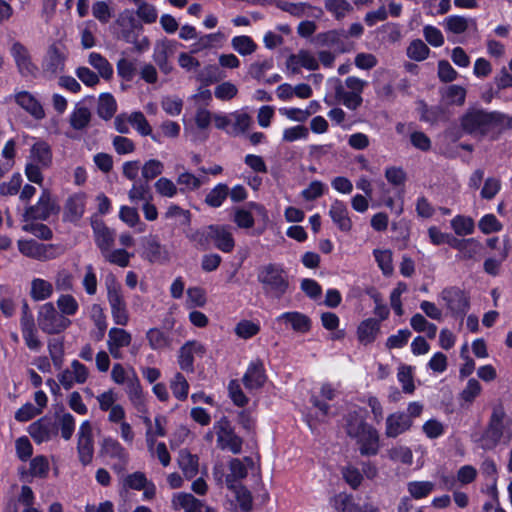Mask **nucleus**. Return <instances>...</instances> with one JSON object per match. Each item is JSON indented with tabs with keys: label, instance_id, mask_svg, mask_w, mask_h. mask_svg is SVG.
Listing matches in <instances>:
<instances>
[{
	"label": "nucleus",
	"instance_id": "obj_38",
	"mask_svg": "<svg viewBox=\"0 0 512 512\" xmlns=\"http://www.w3.org/2000/svg\"><path fill=\"white\" fill-rule=\"evenodd\" d=\"M178 464L186 478H194L198 473V457L187 450H181L178 456Z\"/></svg>",
	"mask_w": 512,
	"mask_h": 512
},
{
	"label": "nucleus",
	"instance_id": "obj_63",
	"mask_svg": "<svg viewBox=\"0 0 512 512\" xmlns=\"http://www.w3.org/2000/svg\"><path fill=\"white\" fill-rule=\"evenodd\" d=\"M186 307L188 309L204 307L207 302L205 291L200 287H190L186 291Z\"/></svg>",
	"mask_w": 512,
	"mask_h": 512
},
{
	"label": "nucleus",
	"instance_id": "obj_4",
	"mask_svg": "<svg viewBox=\"0 0 512 512\" xmlns=\"http://www.w3.org/2000/svg\"><path fill=\"white\" fill-rule=\"evenodd\" d=\"M52 164V151L49 144L39 140L31 148L28 162L25 166V175L30 182L42 185L44 177L42 171Z\"/></svg>",
	"mask_w": 512,
	"mask_h": 512
},
{
	"label": "nucleus",
	"instance_id": "obj_45",
	"mask_svg": "<svg viewBox=\"0 0 512 512\" xmlns=\"http://www.w3.org/2000/svg\"><path fill=\"white\" fill-rule=\"evenodd\" d=\"M117 110L115 98L109 93H103L99 96L97 113L104 120L111 119Z\"/></svg>",
	"mask_w": 512,
	"mask_h": 512
},
{
	"label": "nucleus",
	"instance_id": "obj_8",
	"mask_svg": "<svg viewBox=\"0 0 512 512\" xmlns=\"http://www.w3.org/2000/svg\"><path fill=\"white\" fill-rule=\"evenodd\" d=\"M114 27L117 30L118 38L127 43L135 42L136 32L142 29L141 22L132 9L121 11L114 22Z\"/></svg>",
	"mask_w": 512,
	"mask_h": 512
},
{
	"label": "nucleus",
	"instance_id": "obj_5",
	"mask_svg": "<svg viewBox=\"0 0 512 512\" xmlns=\"http://www.w3.org/2000/svg\"><path fill=\"white\" fill-rule=\"evenodd\" d=\"M107 300L111 310V316L116 325L126 326L130 321L127 302L124 298L121 284L114 275H109L105 281Z\"/></svg>",
	"mask_w": 512,
	"mask_h": 512
},
{
	"label": "nucleus",
	"instance_id": "obj_52",
	"mask_svg": "<svg viewBox=\"0 0 512 512\" xmlns=\"http://www.w3.org/2000/svg\"><path fill=\"white\" fill-rule=\"evenodd\" d=\"M128 197L132 203H138L139 201H143L145 203L147 201H151L152 194L148 182H135L128 192Z\"/></svg>",
	"mask_w": 512,
	"mask_h": 512
},
{
	"label": "nucleus",
	"instance_id": "obj_23",
	"mask_svg": "<svg viewBox=\"0 0 512 512\" xmlns=\"http://www.w3.org/2000/svg\"><path fill=\"white\" fill-rule=\"evenodd\" d=\"M413 420L404 412L390 414L386 419L385 434L387 437L395 438L409 430Z\"/></svg>",
	"mask_w": 512,
	"mask_h": 512
},
{
	"label": "nucleus",
	"instance_id": "obj_43",
	"mask_svg": "<svg viewBox=\"0 0 512 512\" xmlns=\"http://www.w3.org/2000/svg\"><path fill=\"white\" fill-rule=\"evenodd\" d=\"M443 24L446 31L453 34H462L467 31L471 24L475 25V21L463 16L452 15L445 18Z\"/></svg>",
	"mask_w": 512,
	"mask_h": 512
},
{
	"label": "nucleus",
	"instance_id": "obj_9",
	"mask_svg": "<svg viewBox=\"0 0 512 512\" xmlns=\"http://www.w3.org/2000/svg\"><path fill=\"white\" fill-rule=\"evenodd\" d=\"M59 208L48 190H43L37 203L25 209L24 218L28 220H46Z\"/></svg>",
	"mask_w": 512,
	"mask_h": 512
},
{
	"label": "nucleus",
	"instance_id": "obj_56",
	"mask_svg": "<svg viewBox=\"0 0 512 512\" xmlns=\"http://www.w3.org/2000/svg\"><path fill=\"white\" fill-rule=\"evenodd\" d=\"M90 318L98 329L97 338L102 339L107 329V317L100 304H92L90 308Z\"/></svg>",
	"mask_w": 512,
	"mask_h": 512
},
{
	"label": "nucleus",
	"instance_id": "obj_18",
	"mask_svg": "<svg viewBox=\"0 0 512 512\" xmlns=\"http://www.w3.org/2000/svg\"><path fill=\"white\" fill-rule=\"evenodd\" d=\"M88 376L89 371L87 367L80 363L78 360H73L70 368L59 374L58 380L65 389H70L75 383H85L88 379Z\"/></svg>",
	"mask_w": 512,
	"mask_h": 512
},
{
	"label": "nucleus",
	"instance_id": "obj_47",
	"mask_svg": "<svg viewBox=\"0 0 512 512\" xmlns=\"http://www.w3.org/2000/svg\"><path fill=\"white\" fill-rule=\"evenodd\" d=\"M169 386L173 396L176 399L180 401L187 399L189 393V383L182 373L176 372L170 379Z\"/></svg>",
	"mask_w": 512,
	"mask_h": 512
},
{
	"label": "nucleus",
	"instance_id": "obj_49",
	"mask_svg": "<svg viewBox=\"0 0 512 512\" xmlns=\"http://www.w3.org/2000/svg\"><path fill=\"white\" fill-rule=\"evenodd\" d=\"M450 224L458 236L470 235L475 230V222L469 216L457 215L451 220Z\"/></svg>",
	"mask_w": 512,
	"mask_h": 512
},
{
	"label": "nucleus",
	"instance_id": "obj_64",
	"mask_svg": "<svg viewBox=\"0 0 512 512\" xmlns=\"http://www.w3.org/2000/svg\"><path fill=\"white\" fill-rule=\"evenodd\" d=\"M202 180L190 172L180 173L177 177V184L180 185L179 191H194L201 187Z\"/></svg>",
	"mask_w": 512,
	"mask_h": 512
},
{
	"label": "nucleus",
	"instance_id": "obj_40",
	"mask_svg": "<svg viewBox=\"0 0 512 512\" xmlns=\"http://www.w3.org/2000/svg\"><path fill=\"white\" fill-rule=\"evenodd\" d=\"M146 339L148 341V345L152 350H164L170 348L171 339L170 337L158 328H150L146 332Z\"/></svg>",
	"mask_w": 512,
	"mask_h": 512
},
{
	"label": "nucleus",
	"instance_id": "obj_55",
	"mask_svg": "<svg viewBox=\"0 0 512 512\" xmlns=\"http://www.w3.org/2000/svg\"><path fill=\"white\" fill-rule=\"evenodd\" d=\"M193 245L200 250H207L211 243L210 225L199 230L191 231L186 234Z\"/></svg>",
	"mask_w": 512,
	"mask_h": 512
},
{
	"label": "nucleus",
	"instance_id": "obj_57",
	"mask_svg": "<svg viewBox=\"0 0 512 512\" xmlns=\"http://www.w3.org/2000/svg\"><path fill=\"white\" fill-rule=\"evenodd\" d=\"M112 380L118 385H129L130 381L134 378H138L133 369L126 370L122 364L116 363L112 367L111 371Z\"/></svg>",
	"mask_w": 512,
	"mask_h": 512
},
{
	"label": "nucleus",
	"instance_id": "obj_50",
	"mask_svg": "<svg viewBox=\"0 0 512 512\" xmlns=\"http://www.w3.org/2000/svg\"><path fill=\"white\" fill-rule=\"evenodd\" d=\"M20 327H21L23 339H24L27 347L30 350L39 351L42 346V342L38 338V331L35 326V322H33V323L26 322V324L20 325Z\"/></svg>",
	"mask_w": 512,
	"mask_h": 512
},
{
	"label": "nucleus",
	"instance_id": "obj_12",
	"mask_svg": "<svg viewBox=\"0 0 512 512\" xmlns=\"http://www.w3.org/2000/svg\"><path fill=\"white\" fill-rule=\"evenodd\" d=\"M206 353L205 346L199 341L192 340L186 342L178 352V365L181 370L192 373L194 371V360L196 357L202 358Z\"/></svg>",
	"mask_w": 512,
	"mask_h": 512
},
{
	"label": "nucleus",
	"instance_id": "obj_53",
	"mask_svg": "<svg viewBox=\"0 0 512 512\" xmlns=\"http://www.w3.org/2000/svg\"><path fill=\"white\" fill-rule=\"evenodd\" d=\"M56 304L59 309V313L64 317L74 316L79 310L78 301L69 293L61 294L58 297Z\"/></svg>",
	"mask_w": 512,
	"mask_h": 512
},
{
	"label": "nucleus",
	"instance_id": "obj_17",
	"mask_svg": "<svg viewBox=\"0 0 512 512\" xmlns=\"http://www.w3.org/2000/svg\"><path fill=\"white\" fill-rule=\"evenodd\" d=\"M441 297L453 315L463 316L467 312L469 300L461 289L455 287L444 289Z\"/></svg>",
	"mask_w": 512,
	"mask_h": 512
},
{
	"label": "nucleus",
	"instance_id": "obj_6",
	"mask_svg": "<svg viewBox=\"0 0 512 512\" xmlns=\"http://www.w3.org/2000/svg\"><path fill=\"white\" fill-rule=\"evenodd\" d=\"M37 321L40 329L50 335L59 334L71 325V321L60 314L52 302L40 306Z\"/></svg>",
	"mask_w": 512,
	"mask_h": 512
},
{
	"label": "nucleus",
	"instance_id": "obj_26",
	"mask_svg": "<svg viewBox=\"0 0 512 512\" xmlns=\"http://www.w3.org/2000/svg\"><path fill=\"white\" fill-rule=\"evenodd\" d=\"M346 39V30H330L324 33H319L316 36L317 44L321 46H328L335 48L340 53L349 51L343 40Z\"/></svg>",
	"mask_w": 512,
	"mask_h": 512
},
{
	"label": "nucleus",
	"instance_id": "obj_16",
	"mask_svg": "<svg viewBox=\"0 0 512 512\" xmlns=\"http://www.w3.org/2000/svg\"><path fill=\"white\" fill-rule=\"evenodd\" d=\"M18 72L24 76H33L37 71V66L32 62L28 49L20 42H14L10 48Z\"/></svg>",
	"mask_w": 512,
	"mask_h": 512
},
{
	"label": "nucleus",
	"instance_id": "obj_37",
	"mask_svg": "<svg viewBox=\"0 0 512 512\" xmlns=\"http://www.w3.org/2000/svg\"><path fill=\"white\" fill-rule=\"evenodd\" d=\"M335 97L345 107L353 111L357 110L363 102L361 95L348 91L342 84L336 86Z\"/></svg>",
	"mask_w": 512,
	"mask_h": 512
},
{
	"label": "nucleus",
	"instance_id": "obj_39",
	"mask_svg": "<svg viewBox=\"0 0 512 512\" xmlns=\"http://www.w3.org/2000/svg\"><path fill=\"white\" fill-rule=\"evenodd\" d=\"M88 63L98 72V76L109 80L113 76V66L100 53L91 52L88 56Z\"/></svg>",
	"mask_w": 512,
	"mask_h": 512
},
{
	"label": "nucleus",
	"instance_id": "obj_31",
	"mask_svg": "<svg viewBox=\"0 0 512 512\" xmlns=\"http://www.w3.org/2000/svg\"><path fill=\"white\" fill-rule=\"evenodd\" d=\"M380 332V323L374 318H368L360 322L357 327V339L363 345L373 343Z\"/></svg>",
	"mask_w": 512,
	"mask_h": 512
},
{
	"label": "nucleus",
	"instance_id": "obj_54",
	"mask_svg": "<svg viewBox=\"0 0 512 512\" xmlns=\"http://www.w3.org/2000/svg\"><path fill=\"white\" fill-rule=\"evenodd\" d=\"M197 41L191 45V53H199L203 50L211 49L214 45L223 39L221 32L197 36Z\"/></svg>",
	"mask_w": 512,
	"mask_h": 512
},
{
	"label": "nucleus",
	"instance_id": "obj_48",
	"mask_svg": "<svg viewBox=\"0 0 512 512\" xmlns=\"http://www.w3.org/2000/svg\"><path fill=\"white\" fill-rule=\"evenodd\" d=\"M232 124L229 134L239 135L245 133L252 125V118L245 112L236 111L231 113Z\"/></svg>",
	"mask_w": 512,
	"mask_h": 512
},
{
	"label": "nucleus",
	"instance_id": "obj_28",
	"mask_svg": "<svg viewBox=\"0 0 512 512\" xmlns=\"http://www.w3.org/2000/svg\"><path fill=\"white\" fill-rule=\"evenodd\" d=\"M329 216L341 231L349 232L352 229V221L344 202L340 200L333 201L329 210Z\"/></svg>",
	"mask_w": 512,
	"mask_h": 512
},
{
	"label": "nucleus",
	"instance_id": "obj_41",
	"mask_svg": "<svg viewBox=\"0 0 512 512\" xmlns=\"http://www.w3.org/2000/svg\"><path fill=\"white\" fill-rule=\"evenodd\" d=\"M145 253L150 262H166L169 260L168 252L155 238H151L147 241Z\"/></svg>",
	"mask_w": 512,
	"mask_h": 512
},
{
	"label": "nucleus",
	"instance_id": "obj_1",
	"mask_svg": "<svg viewBox=\"0 0 512 512\" xmlns=\"http://www.w3.org/2000/svg\"><path fill=\"white\" fill-rule=\"evenodd\" d=\"M460 125L465 133L483 138L495 130L511 128L512 119L498 111L470 108L462 115Z\"/></svg>",
	"mask_w": 512,
	"mask_h": 512
},
{
	"label": "nucleus",
	"instance_id": "obj_62",
	"mask_svg": "<svg viewBox=\"0 0 512 512\" xmlns=\"http://www.w3.org/2000/svg\"><path fill=\"white\" fill-rule=\"evenodd\" d=\"M50 466L48 459L39 455L34 457L30 462L29 473L30 476L35 478H46L48 476Z\"/></svg>",
	"mask_w": 512,
	"mask_h": 512
},
{
	"label": "nucleus",
	"instance_id": "obj_14",
	"mask_svg": "<svg viewBox=\"0 0 512 512\" xmlns=\"http://www.w3.org/2000/svg\"><path fill=\"white\" fill-rule=\"evenodd\" d=\"M67 53L58 45H51L43 59L42 69L46 75L55 76L64 71Z\"/></svg>",
	"mask_w": 512,
	"mask_h": 512
},
{
	"label": "nucleus",
	"instance_id": "obj_34",
	"mask_svg": "<svg viewBox=\"0 0 512 512\" xmlns=\"http://www.w3.org/2000/svg\"><path fill=\"white\" fill-rule=\"evenodd\" d=\"M85 211V199L83 195L76 194L71 196L65 205V218L69 221L79 220Z\"/></svg>",
	"mask_w": 512,
	"mask_h": 512
},
{
	"label": "nucleus",
	"instance_id": "obj_24",
	"mask_svg": "<svg viewBox=\"0 0 512 512\" xmlns=\"http://www.w3.org/2000/svg\"><path fill=\"white\" fill-rule=\"evenodd\" d=\"M173 53L174 45L169 41H162L155 45L152 58L164 74H169L173 70V66L169 61Z\"/></svg>",
	"mask_w": 512,
	"mask_h": 512
},
{
	"label": "nucleus",
	"instance_id": "obj_33",
	"mask_svg": "<svg viewBox=\"0 0 512 512\" xmlns=\"http://www.w3.org/2000/svg\"><path fill=\"white\" fill-rule=\"evenodd\" d=\"M230 497L235 498L242 512H250L252 509V497L250 492L242 485V482H228Z\"/></svg>",
	"mask_w": 512,
	"mask_h": 512
},
{
	"label": "nucleus",
	"instance_id": "obj_27",
	"mask_svg": "<svg viewBox=\"0 0 512 512\" xmlns=\"http://www.w3.org/2000/svg\"><path fill=\"white\" fill-rule=\"evenodd\" d=\"M281 9L295 17H307L319 19L323 15L321 8L313 6L306 2L291 3L284 2Z\"/></svg>",
	"mask_w": 512,
	"mask_h": 512
},
{
	"label": "nucleus",
	"instance_id": "obj_59",
	"mask_svg": "<svg viewBox=\"0 0 512 512\" xmlns=\"http://www.w3.org/2000/svg\"><path fill=\"white\" fill-rule=\"evenodd\" d=\"M234 332L239 338L247 340L260 332V325L259 323L244 319L236 324Z\"/></svg>",
	"mask_w": 512,
	"mask_h": 512
},
{
	"label": "nucleus",
	"instance_id": "obj_21",
	"mask_svg": "<svg viewBox=\"0 0 512 512\" xmlns=\"http://www.w3.org/2000/svg\"><path fill=\"white\" fill-rule=\"evenodd\" d=\"M211 242L222 252L230 253L235 247L231 228L225 225H210Z\"/></svg>",
	"mask_w": 512,
	"mask_h": 512
},
{
	"label": "nucleus",
	"instance_id": "obj_13",
	"mask_svg": "<svg viewBox=\"0 0 512 512\" xmlns=\"http://www.w3.org/2000/svg\"><path fill=\"white\" fill-rule=\"evenodd\" d=\"M77 450L83 464L91 462L94 453L93 429L90 421H83L78 431Z\"/></svg>",
	"mask_w": 512,
	"mask_h": 512
},
{
	"label": "nucleus",
	"instance_id": "obj_51",
	"mask_svg": "<svg viewBox=\"0 0 512 512\" xmlns=\"http://www.w3.org/2000/svg\"><path fill=\"white\" fill-rule=\"evenodd\" d=\"M232 48L242 56L253 54L257 50V44L247 35L235 36L231 40Z\"/></svg>",
	"mask_w": 512,
	"mask_h": 512
},
{
	"label": "nucleus",
	"instance_id": "obj_19",
	"mask_svg": "<svg viewBox=\"0 0 512 512\" xmlns=\"http://www.w3.org/2000/svg\"><path fill=\"white\" fill-rule=\"evenodd\" d=\"M171 502L174 510H183L184 512H215L214 509L206 506L189 493H176L173 495Z\"/></svg>",
	"mask_w": 512,
	"mask_h": 512
},
{
	"label": "nucleus",
	"instance_id": "obj_15",
	"mask_svg": "<svg viewBox=\"0 0 512 512\" xmlns=\"http://www.w3.org/2000/svg\"><path fill=\"white\" fill-rule=\"evenodd\" d=\"M132 335L123 328L112 327L108 332L107 348L114 359H122V349L131 344Z\"/></svg>",
	"mask_w": 512,
	"mask_h": 512
},
{
	"label": "nucleus",
	"instance_id": "obj_10",
	"mask_svg": "<svg viewBox=\"0 0 512 512\" xmlns=\"http://www.w3.org/2000/svg\"><path fill=\"white\" fill-rule=\"evenodd\" d=\"M19 251L26 257L47 261L58 256L57 249L52 244H42L35 240H19Z\"/></svg>",
	"mask_w": 512,
	"mask_h": 512
},
{
	"label": "nucleus",
	"instance_id": "obj_3",
	"mask_svg": "<svg viewBox=\"0 0 512 512\" xmlns=\"http://www.w3.org/2000/svg\"><path fill=\"white\" fill-rule=\"evenodd\" d=\"M257 281L265 295L280 299L289 290L290 282L287 271L281 264L268 263L257 270Z\"/></svg>",
	"mask_w": 512,
	"mask_h": 512
},
{
	"label": "nucleus",
	"instance_id": "obj_58",
	"mask_svg": "<svg viewBox=\"0 0 512 512\" xmlns=\"http://www.w3.org/2000/svg\"><path fill=\"white\" fill-rule=\"evenodd\" d=\"M429 53V47L420 39L413 40L406 50L408 58L414 61H423L427 59Z\"/></svg>",
	"mask_w": 512,
	"mask_h": 512
},
{
	"label": "nucleus",
	"instance_id": "obj_2",
	"mask_svg": "<svg viewBox=\"0 0 512 512\" xmlns=\"http://www.w3.org/2000/svg\"><path fill=\"white\" fill-rule=\"evenodd\" d=\"M512 440V418L501 404L493 407L488 425L481 436V447L492 450L498 445H508Z\"/></svg>",
	"mask_w": 512,
	"mask_h": 512
},
{
	"label": "nucleus",
	"instance_id": "obj_35",
	"mask_svg": "<svg viewBox=\"0 0 512 512\" xmlns=\"http://www.w3.org/2000/svg\"><path fill=\"white\" fill-rule=\"evenodd\" d=\"M95 234V242L98 248L103 254L107 250L111 249L114 244V233L103 223H96L93 226Z\"/></svg>",
	"mask_w": 512,
	"mask_h": 512
},
{
	"label": "nucleus",
	"instance_id": "obj_42",
	"mask_svg": "<svg viewBox=\"0 0 512 512\" xmlns=\"http://www.w3.org/2000/svg\"><path fill=\"white\" fill-rule=\"evenodd\" d=\"M53 294V285L47 280L35 278L31 282L30 295L35 301H43Z\"/></svg>",
	"mask_w": 512,
	"mask_h": 512
},
{
	"label": "nucleus",
	"instance_id": "obj_22",
	"mask_svg": "<svg viewBox=\"0 0 512 512\" xmlns=\"http://www.w3.org/2000/svg\"><path fill=\"white\" fill-rule=\"evenodd\" d=\"M264 365L260 360L251 362L243 376V383L249 390L260 389L266 382Z\"/></svg>",
	"mask_w": 512,
	"mask_h": 512
},
{
	"label": "nucleus",
	"instance_id": "obj_11",
	"mask_svg": "<svg viewBox=\"0 0 512 512\" xmlns=\"http://www.w3.org/2000/svg\"><path fill=\"white\" fill-rule=\"evenodd\" d=\"M99 456L103 459L118 461V464H116L114 468L119 471L128 460V453L122 444L109 436L104 437L100 441Z\"/></svg>",
	"mask_w": 512,
	"mask_h": 512
},
{
	"label": "nucleus",
	"instance_id": "obj_44",
	"mask_svg": "<svg viewBox=\"0 0 512 512\" xmlns=\"http://www.w3.org/2000/svg\"><path fill=\"white\" fill-rule=\"evenodd\" d=\"M332 504L335 509L340 512H376L372 507H365V511H363L360 507L355 505L353 499L346 493H340L335 496Z\"/></svg>",
	"mask_w": 512,
	"mask_h": 512
},
{
	"label": "nucleus",
	"instance_id": "obj_32",
	"mask_svg": "<svg viewBox=\"0 0 512 512\" xmlns=\"http://www.w3.org/2000/svg\"><path fill=\"white\" fill-rule=\"evenodd\" d=\"M125 392L132 406L140 413L147 412L146 397L144 395L139 378H134L125 387Z\"/></svg>",
	"mask_w": 512,
	"mask_h": 512
},
{
	"label": "nucleus",
	"instance_id": "obj_29",
	"mask_svg": "<svg viewBox=\"0 0 512 512\" xmlns=\"http://www.w3.org/2000/svg\"><path fill=\"white\" fill-rule=\"evenodd\" d=\"M16 103L35 119H43L45 112L40 102L29 92L21 91L15 94Z\"/></svg>",
	"mask_w": 512,
	"mask_h": 512
},
{
	"label": "nucleus",
	"instance_id": "obj_36",
	"mask_svg": "<svg viewBox=\"0 0 512 512\" xmlns=\"http://www.w3.org/2000/svg\"><path fill=\"white\" fill-rule=\"evenodd\" d=\"M92 118L90 109L82 104H77L70 115V125L75 130H83L89 126Z\"/></svg>",
	"mask_w": 512,
	"mask_h": 512
},
{
	"label": "nucleus",
	"instance_id": "obj_25",
	"mask_svg": "<svg viewBox=\"0 0 512 512\" xmlns=\"http://www.w3.org/2000/svg\"><path fill=\"white\" fill-rule=\"evenodd\" d=\"M359 445L361 454L375 455L379 450V435L375 428L368 425L366 429L355 439Z\"/></svg>",
	"mask_w": 512,
	"mask_h": 512
},
{
	"label": "nucleus",
	"instance_id": "obj_7",
	"mask_svg": "<svg viewBox=\"0 0 512 512\" xmlns=\"http://www.w3.org/2000/svg\"><path fill=\"white\" fill-rule=\"evenodd\" d=\"M213 431L217 436L218 448L228 450L233 454L241 453L243 440L236 435L234 428L226 417H222L214 423Z\"/></svg>",
	"mask_w": 512,
	"mask_h": 512
},
{
	"label": "nucleus",
	"instance_id": "obj_20",
	"mask_svg": "<svg viewBox=\"0 0 512 512\" xmlns=\"http://www.w3.org/2000/svg\"><path fill=\"white\" fill-rule=\"evenodd\" d=\"M29 434L37 443L49 441L57 434L55 422L48 417H42L29 426Z\"/></svg>",
	"mask_w": 512,
	"mask_h": 512
},
{
	"label": "nucleus",
	"instance_id": "obj_46",
	"mask_svg": "<svg viewBox=\"0 0 512 512\" xmlns=\"http://www.w3.org/2000/svg\"><path fill=\"white\" fill-rule=\"evenodd\" d=\"M368 425L360 415L353 412L346 416L344 428L349 437L357 439L362 430L366 429Z\"/></svg>",
	"mask_w": 512,
	"mask_h": 512
},
{
	"label": "nucleus",
	"instance_id": "obj_30",
	"mask_svg": "<svg viewBox=\"0 0 512 512\" xmlns=\"http://www.w3.org/2000/svg\"><path fill=\"white\" fill-rule=\"evenodd\" d=\"M277 321L290 326L295 332L306 333L311 328L310 319L300 312H285L277 317Z\"/></svg>",
	"mask_w": 512,
	"mask_h": 512
},
{
	"label": "nucleus",
	"instance_id": "obj_61",
	"mask_svg": "<svg viewBox=\"0 0 512 512\" xmlns=\"http://www.w3.org/2000/svg\"><path fill=\"white\" fill-rule=\"evenodd\" d=\"M229 193L226 184L216 185L206 196L205 202L211 207H220Z\"/></svg>",
	"mask_w": 512,
	"mask_h": 512
},
{
	"label": "nucleus",
	"instance_id": "obj_60",
	"mask_svg": "<svg viewBox=\"0 0 512 512\" xmlns=\"http://www.w3.org/2000/svg\"><path fill=\"white\" fill-rule=\"evenodd\" d=\"M481 391L480 383L474 378L469 379L466 387L460 393L461 406L470 405L480 395Z\"/></svg>",
	"mask_w": 512,
	"mask_h": 512
}]
</instances>
